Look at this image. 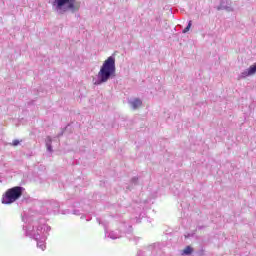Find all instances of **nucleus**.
I'll return each mask as SVG.
<instances>
[{
    "label": "nucleus",
    "instance_id": "obj_8",
    "mask_svg": "<svg viewBox=\"0 0 256 256\" xmlns=\"http://www.w3.org/2000/svg\"><path fill=\"white\" fill-rule=\"evenodd\" d=\"M128 105H130L131 109L135 111L139 109L141 105H143V101L140 98H131L130 100H128Z\"/></svg>",
    "mask_w": 256,
    "mask_h": 256
},
{
    "label": "nucleus",
    "instance_id": "obj_7",
    "mask_svg": "<svg viewBox=\"0 0 256 256\" xmlns=\"http://www.w3.org/2000/svg\"><path fill=\"white\" fill-rule=\"evenodd\" d=\"M216 9L217 11H227L228 13H232V11H234L229 0H220V5L217 6Z\"/></svg>",
    "mask_w": 256,
    "mask_h": 256
},
{
    "label": "nucleus",
    "instance_id": "obj_9",
    "mask_svg": "<svg viewBox=\"0 0 256 256\" xmlns=\"http://www.w3.org/2000/svg\"><path fill=\"white\" fill-rule=\"evenodd\" d=\"M53 143V139L51 136H47L45 139L46 149L49 153H53V146L51 145Z\"/></svg>",
    "mask_w": 256,
    "mask_h": 256
},
{
    "label": "nucleus",
    "instance_id": "obj_18",
    "mask_svg": "<svg viewBox=\"0 0 256 256\" xmlns=\"http://www.w3.org/2000/svg\"><path fill=\"white\" fill-rule=\"evenodd\" d=\"M56 207H59V205H58V204H56Z\"/></svg>",
    "mask_w": 256,
    "mask_h": 256
},
{
    "label": "nucleus",
    "instance_id": "obj_15",
    "mask_svg": "<svg viewBox=\"0 0 256 256\" xmlns=\"http://www.w3.org/2000/svg\"><path fill=\"white\" fill-rule=\"evenodd\" d=\"M71 212H69V210L66 211H62V215H69Z\"/></svg>",
    "mask_w": 256,
    "mask_h": 256
},
{
    "label": "nucleus",
    "instance_id": "obj_10",
    "mask_svg": "<svg viewBox=\"0 0 256 256\" xmlns=\"http://www.w3.org/2000/svg\"><path fill=\"white\" fill-rule=\"evenodd\" d=\"M193 253V248L191 246H187L183 251L182 255H191Z\"/></svg>",
    "mask_w": 256,
    "mask_h": 256
},
{
    "label": "nucleus",
    "instance_id": "obj_12",
    "mask_svg": "<svg viewBox=\"0 0 256 256\" xmlns=\"http://www.w3.org/2000/svg\"><path fill=\"white\" fill-rule=\"evenodd\" d=\"M137 183H139V178L133 177V178L131 179V185H137Z\"/></svg>",
    "mask_w": 256,
    "mask_h": 256
},
{
    "label": "nucleus",
    "instance_id": "obj_1",
    "mask_svg": "<svg viewBox=\"0 0 256 256\" xmlns=\"http://www.w3.org/2000/svg\"><path fill=\"white\" fill-rule=\"evenodd\" d=\"M22 221L24 223V235L30 239H34V241L37 242L38 249L45 251V241H47L49 231H51V226H47V220H45V218H37L24 213Z\"/></svg>",
    "mask_w": 256,
    "mask_h": 256
},
{
    "label": "nucleus",
    "instance_id": "obj_13",
    "mask_svg": "<svg viewBox=\"0 0 256 256\" xmlns=\"http://www.w3.org/2000/svg\"><path fill=\"white\" fill-rule=\"evenodd\" d=\"M19 143H20L19 140H13V141H12L13 147H17V145H19Z\"/></svg>",
    "mask_w": 256,
    "mask_h": 256
},
{
    "label": "nucleus",
    "instance_id": "obj_16",
    "mask_svg": "<svg viewBox=\"0 0 256 256\" xmlns=\"http://www.w3.org/2000/svg\"><path fill=\"white\" fill-rule=\"evenodd\" d=\"M97 221L99 224L103 223V222H101V219H99V218H97Z\"/></svg>",
    "mask_w": 256,
    "mask_h": 256
},
{
    "label": "nucleus",
    "instance_id": "obj_14",
    "mask_svg": "<svg viewBox=\"0 0 256 256\" xmlns=\"http://www.w3.org/2000/svg\"><path fill=\"white\" fill-rule=\"evenodd\" d=\"M73 215H81V212L79 210H73Z\"/></svg>",
    "mask_w": 256,
    "mask_h": 256
},
{
    "label": "nucleus",
    "instance_id": "obj_17",
    "mask_svg": "<svg viewBox=\"0 0 256 256\" xmlns=\"http://www.w3.org/2000/svg\"><path fill=\"white\" fill-rule=\"evenodd\" d=\"M61 135H63V131L60 134H58V137H61Z\"/></svg>",
    "mask_w": 256,
    "mask_h": 256
},
{
    "label": "nucleus",
    "instance_id": "obj_5",
    "mask_svg": "<svg viewBox=\"0 0 256 256\" xmlns=\"http://www.w3.org/2000/svg\"><path fill=\"white\" fill-rule=\"evenodd\" d=\"M23 195V187L15 186L6 191V193L2 197L3 205H11V203H15L17 199H19Z\"/></svg>",
    "mask_w": 256,
    "mask_h": 256
},
{
    "label": "nucleus",
    "instance_id": "obj_19",
    "mask_svg": "<svg viewBox=\"0 0 256 256\" xmlns=\"http://www.w3.org/2000/svg\"><path fill=\"white\" fill-rule=\"evenodd\" d=\"M127 189H131L130 187H127Z\"/></svg>",
    "mask_w": 256,
    "mask_h": 256
},
{
    "label": "nucleus",
    "instance_id": "obj_11",
    "mask_svg": "<svg viewBox=\"0 0 256 256\" xmlns=\"http://www.w3.org/2000/svg\"><path fill=\"white\" fill-rule=\"evenodd\" d=\"M192 25H193V21H191V20L188 21L187 27L182 30V33H184V34L189 33V31L191 30Z\"/></svg>",
    "mask_w": 256,
    "mask_h": 256
},
{
    "label": "nucleus",
    "instance_id": "obj_2",
    "mask_svg": "<svg viewBox=\"0 0 256 256\" xmlns=\"http://www.w3.org/2000/svg\"><path fill=\"white\" fill-rule=\"evenodd\" d=\"M117 75V67L115 66V55L108 57L100 67V70L96 76L93 78V85L99 87V85H103L107 83V81H111V79H115Z\"/></svg>",
    "mask_w": 256,
    "mask_h": 256
},
{
    "label": "nucleus",
    "instance_id": "obj_3",
    "mask_svg": "<svg viewBox=\"0 0 256 256\" xmlns=\"http://www.w3.org/2000/svg\"><path fill=\"white\" fill-rule=\"evenodd\" d=\"M52 9L57 15H65V13H77L80 6L76 4L75 0H54L52 2Z\"/></svg>",
    "mask_w": 256,
    "mask_h": 256
},
{
    "label": "nucleus",
    "instance_id": "obj_6",
    "mask_svg": "<svg viewBox=\"0 0 256 256\" xmlns=\"http://www.w3.org/2000/svg\"><path fill=\"white\" fill-rule=\"evenodd\" d=\"M159 252V248L154 245L148 246L145 250L139 251L137 256H157V253Z\"/></svg>",
    "mask_w": 256,
    "mask_h": 256
},
{
    "label": "nucleus",
    "instance_id": "obj_4",
    "mask_svg": "<svg viewBox=\"0 0 256 256\" xmlns=\"http://www.w3.org/2000/svg\"><path fill=\"white\" fill-rule=\"evenodd\" d=\"M104 229H105V237H107L108 239H121V237H124L125 235H129L131 233H133V226H131V224H127V223H122L119 226V231L118 230H107V224L104 223Z\"/></svg>",
    "mask_w": 256,
    "mask_h": 256
}]
</instances>
